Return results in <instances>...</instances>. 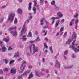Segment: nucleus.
Returning <instances> with one entry per match:
<instances>
[{
  "instance_id": "f257e3e1",
  "label": "nucleus",
  "mask_w": 79,
  "mask_h": 79,
  "mask_svg": "<svg viewBox=\"0 0 79 79\" xmlns=\"http://www.w3.org/2000/svg\"><path fill=\"white\" fill-rule=\"evenodd\" d=\"M30 46H31V49L32 48L33 52H32V55H34L35 53L38 52V50H39V47L37 46L36 47L35 45L34 44H32V45H31Z\"/></svg>"
},
{
  "instance_id": "f03ea898",
  "label": "nucleus",
  "mask_w": 79,
  "mask_h": 79,
  "mask_svg": "<svg viewBox=\"0 0 79 79\" xmlns=\"http://www.w3.org/2000/svg\"><path fill=\"white\" fill-rule=\"evenodd\" d=\"M76 41V40H74L73 42H72V45H70V48H71L74 51V52H75V53H77V52H79V46L78 47V49H77L75 48V47L74 46V42H75Z\"/></svg>"
},
{
  "instance_id": "7ed1b4c3",
  "label": "nucleus",
  "mask_w": 79,
  "mask_h": 79,
  "mask_svg": "<svg viewBox=\"0 0 79 79\" xmlns=\"http://www.w3.org/2000/svg\"><path fill=\"white\" fill-rule=\"evenodd\" d=\"M15 14L14 13H11L9 15L8 20H9L10 21L12 22L13 21V19L15 18Z\"/></svg>"
},
{
  "instance_id": "20e7f679",
  "label": "nucleus",
  "mask_w": 79,
  "mask_h": 79,
  "mask_svg": "<svg viewBox=\"0 0 79 79\" xmlns=\"http://www.w3.org/2000/svg\"><path fill=\"white\" fill-rule=\"evenodd\" d=\"M30 74V71L29 70H27L23 74H21V76H19L18 77L17 79H23L22 77L23 76H26L27 75H28Z\"/></svg>"
},
{
  "instance_id": "39448f33",
  "label": "nucleus",
  "mask_w": 79,
  "mask_h": 79,
  "mask_svg": "<svg viewBox=\"0 0 79 79\" xmlns=\"http://www.w3.org/2000/svg\"><path fill=\"white\" fill-rule=\"evenodd\" d=\"M26 27H25V24H24L23 26L22 29V32L20 33V35L21 36H22V33H25V32H26Z\"/></svg>"
},
{
  "instance_id": "423d86ee",
  "label": "nucleus",
  "mask_w": 79,
  "mask_h": 79,
  "mask_svg": "<svg viewBox=\"0 0 79 79\" xmlns=\"http://www.w3.org/2000/svg\"><path fill=\"white\" fill-rule=\"evenodd\" d=\"M59 18H60L59 17H52L50 19L51 20H52V22L51 25H53L54 23H55V19H58Z\"/></svg>"
},
{
  "instance_id": "0eeeda50",
  "label": "nucleus",
  "mask_w": 79,
  "mask_h": 79,
  "mask_svg": "<svg viewBox=\"0 0 79 79\" xmlns=\"http://www.w3.org/2000/svg\"><path fill=\"white\" fill-rule=\"evenodd\" d=\"M55 68H60V63L56 60V64L55 65Z\"/></svg>"
},
{
  "instance_id": "6e6552de",
  "label": "nucleus",
  "mask_w": 79,
  "mask_h": 79,
  "mask_svg": "<svg viewBox=\"0 0 79 79\" xmlns=\"http://www.w3.org/2000/svg\"><path fill=\"white\" fill-rule=\"evenodd\" d=\"M11 72L12 74H16V69L15 68H12L11 69Z\"/></svg>"
},
{
  "instance_id": "1a4fd4ad",
  "label": "nucleus",
  "mask_w": 79,
  "mask_h": 79,
  "mask_svg": "<svg viewBox=\"0 0 79 79\" xmlns=\"http://www.w3.org/2000/svg\"><path fill=\"white\" fill-rule=\"evenodd\" d=\"M26 67V65H22L20 67V69L22 71H19V73H23V70H24V68Z\"/></svg>"
},
{
  "instance_id": "9d476101",
  "label": "nucleus",
  "mask_w": 79,
  "mask_h": 79,
  "mask_svg": "<svg viewBox=\"0 0 79 79\" xmlns=\"http://www.w3.org/2000/svg\"><path fill=\"white\" fill-rule=\"evenodd\" d=\"M10 33L12 34V35L14 36V37H16L17 36V32L16 31H11Z\"/></svg>"
},
{
  "instance_id": "9b49d317",
  "label": "nucleus",
  "mask_w": 79,
  "mask_h": 79,
  "mask_svg": "<svg viewBox=\"0 0 79 79\" xmlns=\"http://www.w3.org/2000/svg\"><path fill=\"white\" fill-rule=\"evenodd\" d=\"M57 15L60 17V18H62L63 16V15L61 13V12H58L57 14Z\"/></svg>"
},
{
  "instance_id": "f8f14e48",
  "label": "nucleus",
  "mask_w": 79,
  "mask_h": 79,
  "mask_svg": "<svg viewBox=\"0 0 79 79\" xmlns=\"http://www.w3.org/2000/svg\"><path fill=\"white\" fill-rule=\"evenodd\" d=\"M77 35L76 33L75 32H74L72 36V40H73V39H75L77 37Z\"/></svg>"
},
{
  "instance_id": "ddd939ff",
  "label": "nucleus",
  "mask_w": 79,
  "mask_h": 79,
  "mask_svg": "<svg viewBox=\"0 0 79 79\" xmlns=\"http://www.w3.org/2000/svg\"><path fill=\"white\" fill-rule=\"evenodd\" d=\"M32 16H30V17H29V19H28L27 21H26L25 22V23L27 24H28L29 22V20H31L32 18Z\"/></svg>"
},
{
  "instance_id": "4468645a",
  "label": "nucleus",
  "mask_w": 79,
  "mask_h": 79,
  "mask_svg": "<svg viewBox=\"0 0 79 79\" xmlns=\"http://www.w3.org/2000/svg\"><path fill=\"white\" fill-rule=\"evenodd\" d=\"M2 48L1 50H2V52L3 53V52H5L6 51V48L4 46H2Z\"/></svg>"
},
{
  "instance_id": "2eb2a0df",
  "label": "nucleus",
  "mask_w": 79,
  "mask_h": 79,
  "mask_svg": "<svg viewBox=\"0 0 79 79\" xmlns=\"http://www.w3.org/2000/svg\"><path fill=\"white\" fill-rule=\"evenodd\" d=\"M37 0H35L33 1L34 5L35 6H36L37 7H39V5H37Z\"/></svg>"
},
{
  "instance_id": "dca6fc26",
  "label": "nucleus",
  "mask_w": 79,
  "mask_h": 79,
  "mask_svg": "<svg viewBox=\"0 0 79 79\" xmlns=\"http://www.w3.org/2000/svg\"><path fill=\"white\" fill-rule=\"evenodd\" d=\"M19 56V53L18 52H17L15 53L14 56V58H17V57Z\"/></svg>"
},
{
  "instance_id": "f3484780",
  "label": "nucleus",
  "mask_w": 79,
  "mask_h": 79,
  "mask_svg": "<svg viewBox=\"0 0 79 79\" xmlns=\"http://www.w3.org/2000/svg\"><path fill=\"white\" fill-rule=\"evenodd\" d=\"M73 41V40L71 39H69L68 41L66 42V43L67 44H70L71 42Z\"/></svg>"
},
{
  "instance_id": "a211bd4d",
  "label": "nucleus",
  "mask_w": 79,
  "mask_h": 79,
  "mask_svg": "<svg viewBox=\"0 0 79 79\" xmlns=\"http://www.w3.org/2000/svg\"><path fill=\"white\" fill-rule=\"evenodd\" d=\"M32 9V3L29 2V4L28 10H31Z\"/></svg>"
},
{
  "instance_id": "6ab92c4d",
  "label": "nucleus",
  "mask_w": 79,
  "mask_h": 79,
  "mask_svg": "<svg viewBox=\"0 0 79 79\" xmlns=\"http://www.w3.org/2000/svg\"><path fill=\"white\" fill-rule=\"evenodd\" d=\"M74 19H73L72 20H71L69 23L70 26H71L73 25V24H74Z\"/></svg>"
},
{
  "instance_id": "aec40b11",
  "label": "nucleus",
  "mask_w": 79,
  "mask_h": 79,
  "mask_svg": "<svg viewBox=\"0 0 79 79\" xmlns=\"http://www.w3.org/2000/svg\"><path fill=\"white\" fill-rule=\"evenodd\" d=\"M22 40L23 41H26L27 40V38H26V36L24 35L22 37Z\"/></svg>"
},
{
  "instance_id": "412c9836",
  "label": "nucleus",
  "mask_w": 79,
  "mask_h": 79,
  "mask_svg": "<svg viewBox=\"0 0 79 79\" xmlns=\"http://www.w3.org/2000/svg\"><path fill=\"white\" fill-rule=\"evenodd\" d=\"M4 41L6 42H8L9 40H10V38H6L4 39Z\"/></svg>"
},
{
  "instance_id": "4be33fe9",
  "label": "nucleus",
  "mask_w": 79,
  "mask_h": 79,
  "mask_svg": "<svg viewBox=\"0 0 79 79\" xmlns=\"http://www.w3.org/2000/svg\"><path fill=\"white\" fill-rule=\"evenodd\" d=\"M17 11L19 14H22L23 13V11H22V10L20 9H19L17 10Z\"/></svg>"
},
{
  "instance_id": "5701e85b",
  "label": "nucleus",
  "mask_w": 79,
  "mask_h": 79,
  "mask_svg": "<svg viewBox=\"0 0 79 79\" xmlns=\"http://www.w3.org/2000/svg\"><path fill=\"white\" fill-rule=\"evenodd\" d=\"M73 67V65H71L70 66H65V69H70V68H72Z\"/></svg>"
},
{
  "instance_id": "b1692460",
  "label": "nucleus",
  "mask_w": 79,
  "mask_h": 79,
  "mask_svg": "<svg viewBox=\"0 0 79 79\" xmlns=\"http://www.w3.org/2000/svg\"><path fill=\"white\" fill-rule=\"evenodd\" d=\"M45 20V18H42L40 20L41 25H43L44 23H43V21Z\"/></svg>"
},
{
  "instance_id": "393cba45",
  "label": "nucleus",
  "mask_w": 79,
  "mask_h": 79,
  "mask_svg": "<svg viewBox=\"0 0 79 79\" xmlns=\"http://www.w3.org/2000/svg\"><path fill=\"white\" fill-rule=\"evenodd\" d=\"M60 20L57 21L55 24L56 27H57V26H58V24H59V22H60Z\"/></svg>"
},
{
  "instance_id": "a878e982",
  "label": "nucleus",
  "mask_w": 79,
  "mask_h": 79,
  "mask_svg": "<svg viewBox=\"0 0 79 79\" xmlns=\"http://www.w3.org/2000/svg\"><path fill=\"white\" fill-rule=\"evenodd\" d=\"M16 26H15L14 27H11L9 29V31H12V30H13L14 29H16Z\"/></svg>"
},
{
  "instance_id": "bb28decb",
  "label": "nucleus",
  "mask_w": 79,
  "mask_h": 79,
  "mask_svg": "<svg viewBox=\"0 0 79 79\" xmlns=\"http://www.w3.org/2000/svg\"><path fill=\"white\" fill-rule=\"evenodd\" d=\"M30 53L31 54V55H32L33 54H32V46H30Z\"/></svg>"
},
{
  "instance_id": "cd10ccee",
  "label": "nucleus",
  "mask_w": 79,
  "mask_h": 79,
  "mask_svg": "<svg viewBox=\"0 0 79 79\" xmlns=\"http://www.w3.org/2000/svg\"><path fill=\"white\" fill-rule=\"evenodd\" d=\"M28 37H32V33L31 32H29L28 33V35H27Z\"/></svg>"
},
{
  "instance_id": "c85d7f7f",
  "label": "nucleus",
  "mask_w": 79,
  "mask_h": 79,
  "mask_svg": "<svg viewBox=\"0 0 79 79\" xmlns=\"http://www.w3.org/2000/svg\"><path fill=\"white\" fill-rule=\"evenodd\" d=\"M44 0H40V5H43Z\"/></svg>"
},
{
  "instance_id": "c756f323",
  "label": "nucleus",
  "mask_w": 79,
  "mask_h": 79,
  "mask_svg": "<svg viewBox=\"0 0 79 79\" xmlns=\"http://www.w3.org/2000/svg\"><path fill=\"white\" fill-rule=\"evenodd\" d=\"M51 5H55V1H53L51 2Z\"/></svg>"
},
{
  "instance_id": "7c9ffc66",
  "label": "nucleus",
  "mask_w": 79,
  "mask_h": 79,
  "mask_svg": "<svg viewBox=\"0 0 79 79\" xmlns=\"http://www.w3.org/2000/svg\"><path fill=\"white\" fill-rule=\"evenodd\" d=\"M33 10L35 14L36 13V8L35 7H33Z\"/></svg>"
},
{
  "instance_id": "2f4dec72",
  "label": "nucleus",
  "mask_w": 79,
  "mask_h": 79,
  "mask_svg": "<svg viewBox=\"0 0 79 79\" xmlns=\"http://www.w3.org/2000/svg\"><path fill=\"white\" fill-rule=\"evenodd\" d=\"M40 40L39 39V37H38L35 40V42H39L40 41Z\"/></svg>"
},
{
  "instance_id": "473e14b6",
  "label": "nucleus",
  "mask_w": 79,
  "mask_h": 79,
  "mask_svg": "<svg viewBox=\"0 0 79 79\" xmlns=\"http://www.w3.org/2000/svg\"><path fill=\"white\" fill-rule=\"evenodd\" d=\"M18 23V20H17V19L16 18H15V21L14 22V23L15 24H17Z\"/></svg>"
},
{
  "instance_id": "72a5a7b5",
  "label": "nucleus",
  "mask_w": 79,
  "mask_h": 79,
  "mask_svg": "<svg viewBox=\"0 0 79 79\" xmlns=\"http://www.w3.org/2000/svg\"><path fill=\"white\" fill-rule=\"evenodd\" d=\"M33 77V74H32L31 73L29 75V78L31 79V78H32Z\"/></svg>"
},
{
  "instance_id": "f704fd0d",
  "label": "nucleus",
  "mask_w": 79,
  "mask_h": 79,
  "mask_svg": "<svg viewBox=\"0 0 79 79\" xmlns=\"http://www.w3.org/2000/svg\"><path fill=\"white\" fill-rule=\"evenodd\" d=\"M49 50H50L51 53H53V49H52V47L51 46L49 47Z\"/></svg>"
},
{
  "instance_id": "c9c22d12",
  "label": "nucleus",
  "mask_w": 79,
  "mask_h": 79,
  "mask_svg": "<svg viewBox=\"0 0 79 79\" xmlns=\"http://www.w3.org/2000/svg\"><path fill=\"white\" fill-rule=\"evenodd\" d=\"M3 60L5 62V64H7L8 63V60L6 59H3Z\"/></svg>"
},
{
  "instance_id": "e433bc0d",
  "label": "nucleus",
  "mask_w": 79,
  "mask_h": 79,
  "mask_svg": "<svg viewBox=\"0 0 79 79\" xmlns=\"http://www.w3.org/2000/svg\"><path fill=\"white\" fill-rule=\"evenodd\" d=\"M44 46L45 48H48V46H47V43H45L44 44Z\"/></svg>"
},
{
  "instance_id": "4c0bfd02",
  "label": "nucleus",
  "mask_w": 79,
  "mask_h": 79,
  "mask_svg": "<svg viewBox=\"0 0 79 79\" xmlns=\"http://www.w3.org/2000/svg\"><path fill=\"white\" fill-rule=\"evenodd\" d=\"M4 19V18H3V17H2V18L0 19V23H2V22H3Z\"/></svg>"
},
{
  "instance_id": "58836bf2",
  "label": "nucleus",
  "mask_w": 79,
  "mask_h": 79,
  "mask_svg": "<svg viewBox=\"0 0 79 79\" xmlns=\"http://www.w3.org/2000/svg\"><path fill=\"white\" fill-rule=\"evenodd\" d=\"M78 16H79V15H78V14L77 13V14H76L74 16V18H77L78 17Z\"/></svg>"
},
{
  "instance_id": "ea45409f",
  "label": "nucleus",
  "mask_w": 79,
  "mask_h": 79,
  "mask_svg": "<svg viewBox=\"0 0 79 79\" xmlns=\"http://www.w3.org/2000/svg\"><path fill=\"white\" fill-rule=\"evenodd\" d=\"M55 10H59V8L55 6L54 8Z\"/></svg>"
},
{
  "instance_id": "a19ab883",
  "label": "nucleus",
  "mask_w": 79,
  "mask_h": 79,
  "mask_svg": "<svg viewBox=\"0 0 79 79\" xmlns=\"http://www.w3.org/2000/svg\"><path fill=\"white\" fill-rule=\"evenodd\" d=\"M67 32H65L64 33L63 35V37H66L67 35Z\"/></svg>"
},
{
  "instance_id": "79ce46f5",
  "label": "nucleus",
  "mask_w": 79,
  "mask_h": 79,
  "mask_svg": "<svg viewBox=\"0 0 79 79\" xmlns=\"http://www.w3.org/2000/svg\"><path fill=\"white\" fill-rule=\"evenodd\" d=\"M22 60V58H19L17 59V61L18 62H19L20 61H21Z\"/></svg>"
},
{
  "instance_id": "37998d69",
  "label": "nucleus",
  "mask_w": 79,
  "mask_h": 79,
  "mask_svg": "<svg viewBox=\"0 0 79 79\" xmlns=\"http://www.w3.org/2000/svg\"><path fill=\"white\" fill-rule=\"evenodd\" d=\"M35 74L37 76H38V77H40V75H39V74L38 73V72H36Z\"/></svg>"
},
{
  "instance_id": "c03bdc74",
  "label": "nucleus",
  "mask_w": 79,
  "mask_h": 79,
  "mask_svg": "<svg viewBox=\"0 0 79 79\" xmlns=\"http://www.w3.org/2000/svg\"><path fill=\"white\" fill-rule=\"evenodd\" d=\"M26 64V61H23L22 62V65H23V66H26V65H25V64Z\"/></svg>"
},
{
  "instance_id": "a18cd8bd",
  "label": "nucleus",
  "mask_w": 79,
  "mask_h": 79,
  "mask_svg": "<svg viewBox=\"0 0 79 79\" xmlns=\"http://www.w3.org/2000/svg\"><path fill=\"white\" fill-rule=\"evenodd\" d=\"M8 50L9 51L10 50H13V49L12 48H11V47H9Z\"/></svg>"
},
{
  "instance_id": "49530a36",
  "label": "nucleus",
  "mask_w": 79,
  "mask_h": 79,
  "mask_svg": "<svg viewBox=\"0 0 79 79\" xmlns=\"http://www.w3.org/2000/svg\"><path fill=\"white\" fill-rule=\"evenodd\" d=\"M63 30H64L63 27H61V28L60 30V32H63Z\"/></svg>"
},
{
  "instance_id": "de8ad7c7",
  "label": "nucleus",
  "mask_w": 79,
  "mask_h": 79,
  "mask_svg": "<svg viewBox=\"0 0 79 79\" xmlns=\"http://www.w3.org/2000/svg\"><path fill=\"white\" fill-rule=\"evenodd\" d=\"M68 54V51L67 50H66L64 53V55H66Z\"/></svg>"
},
{
  "instance_id": "09e8293b",
  "label": "nucleus",
  "mask_w": 79,
  "mask_h": 79,
  "mask_svg": "<svg viewBox=\"0 0 79 79\" xmlns=\"http://www.w3.org/2000/svg\"><path fill=\"white\" fill-rule=\"evenodd\" d=\"M43 28L44 29H47L48 28V26H44V27Z\"/></svg>"
},
{
  "instance_id": "8fccbe9b",
  "label": "nucleus",
  "mask_w": 79,
  "mask_h": 79,
  "mask_svg": "<svg viewBox=\"0 0 79 79\" xmlns=\"http://www.w3.org/2000/svg\"><path fill=\"white\" fill-rule=\"evenodd\" d=\"M78 19H77L75 21V24L76 25H77V23H78Z\"/></svg>"
},
{
  "instance_id": "3c124183",
  "label": "nucleus",
  "mask_w": 79,
  "mask_h": 79,
  "mask_svg": "<svg viewBox=\"0 0 79 79\" xmlns=\"http://www.w3.org/2000/svg\"><path fill=\"white\" fill-rule=\"evenodd\" d=\"M0 73L2 74H3V70L2 69L0 70Z\"/></svg>"
},
{
  "instance_id": "603ef678",
  "label": "nucleus",
  "mask_w": 79,
  "mask_h": 79,
  "mask_svg": "<svg viewBox=\"0 0 79 79\" xmlns=\"http://www.w3.org/2000/svg\"><path fill=\"white\" fill-rule=\"evenodd\" d=\"M8 71V69L7 68H5L4 70V71Z\"/></svg>"
},
{
  "instance_id": "864d4df0",
  "label": "nucleus",
  "mask_w": 79,
  "mask_h": 79,
  "mask_svg": "<svg viewBox=\"0 0 79 79\" xmlns=\"http://www.w3.org/2000/svg\"><path fill=\"white\" fill-rule=\"evenodd\" d=\"M44 40H45L46 42H48V38H45L44 39Z\"/></svg>"
},
{
  "instance_id": "5fc2aeb1",
  "label": "nucleus",
  "mask_w": 79,
  "mask_h": 79,
  "mask_svg": "<svg viewBox=\"0 0 79 79\" xmlns=\"http://www.w3.org/2000/svg\"><path fill=\"white\" fill-rule=\"evenodd\" d=\"M64 19H63L61 21V24H63V23L64 22Z\"/></svg>"
},
{
  "instance_id": "6e6d98bb",
  "label": "nucleus",
  "mask_w": 79,
  "mask_h": 79,
  "mask_svg": "<svg viewBox=\"0 0 79 79\" xmlns=\"http://www.w3.org/2000/svg\"><path fill=\"white\" fill-rule=\"evenodd\" d=\"M45 71L47 73H49V70L47 69L45 70Z\"/></svg>"
},
{
  "instance_id": "4d7b16f0",
  "label": "nucleus",
  "mask_w": 79,
  "mask_h": 79,
  "mask_svg": "<svg viewBox=\"0 0 79 79\" xmlns=\"http://www.w3.org/2000/svg\"><path fill=\"white\" fill-rule=\"evenodd\" d=\"M14 62V60H12L10 61V63H9V64H12V63H13Z\"/></svg>"
},
{
  "instance_id": "13d9d810",
  "label": "nucleus",
  "mask_w": 79,
  "mask_h": 79,
  "mask_svg": "<svg viewBox=\"0 0 79 79\" xmlns=\"http://www.w3.org/2000/svg\"><path fill=\"white\" fill-rule=\"evenodd\" d=\"M39 75L40 76V77L41 76H43V75H44V73H39Z\"/></svg>"
},
{
  "instance_id": "bf43d9fd",
  "label": "nucleus",
  "mask_w": 79,
  "mask_h": 79,
  "mask_svg": "<svg viewBox=\"0 0 79 79\" xmlns=\"http://www.w3.org/2000/svg\"><path fill=\"white\" fill-rule=\"evenodd\" d=\"M27 56H30V55H31L30 52L27 53Z\"/></svg>"
},
{
  "instance_id": "052dcab7",
  "label": "nucleus",
  "mask_w": 79,
  "mask_h": 79,
  "mask_svg": "<svg viewBox=\"0 0 79 79\" xmlns=\"http://www.w3.org/2000/svg\"><path fill=\"white\" fill-rule=\"evenodd\" d=\"M34 42H35V40L31 41H30V43H31V44H32V43H34Z\"/></svg>"
},
{
  "instance_id": "680f3d73",
  "label": "nucleus",
  "mask_w": 79,
  "mask_h": 79,
  "mask_svg": "<svg viewBox=\"0 0 79 79\" xmlns=\"http://www.w3.org/2000/svg\"><path fill=\"white\" fill-rule=\"evenodd\" d=\"M59 34H60V33H59V32L57 33L56 35V37H58V35H59Z\"/></svg>"
},
{
  "instance_id": "e2e57ef3",
  "label": "nucleus",
  "mask_w": 79,
  "mask_h": 79,
  "mask_svg": "<svg viewBox=\"0 0 79 79\" xmlns=\"http://www.w3.org/2000/svg\"><path fill=\"white\" fill-rule=\"evenodd\" d=\"M42 60L43 62H45V59L43 58Z\"/></svg>"
},
{
  "instance_id": "0e129e2a",
  "label": "nucleus",
  "mask_w": 79,
  "mask_h": 79,
  "mask_svg": "<svg viewBox=\"0 0 79 79\" xmlns=\"http://www.w3.org/2000/svg\"><path fill=\"white\" fill-rule=\"evenodd\" d=\"M3 42L0 41V45H2V44H3Z\"/></svg>"
},
{
  "instance_id": "69168bd1",
  "label": "nucleus",
  "mask_w": 79,
  "mask_h": 79,
  "mask_svg": "<svg viewBox=\"0 0 79 79\" xmlns=\"http://www.w3.org/2000/svg\"><path fill=\"white\" fill-rule=\"evenodd\" d=\"M6 5H5V6H2V8H6Z\"/></svg>"
},
{
  "instance_id": "338daca9",
  "label": "nucleus",
  "mask_w": 79,
  "mask_h": 79,
  "mask_svg": "<svg viewBox=\"0 0 79 79\" xmlns=\"http://www.w3.org/2000/svg\"><path fill=\"white\" fill-rule=\"evenodd\" d=\"M50 77V75L48 74L46 77V78H48V77Z\"/></svg>"
},
{
  "instance_id": "774afa93",
  "label": "nucleus",
  "mask_w": 79,
  "mask_h": 79,
  "mask_svg": "<svg viewBox=\"0 0 79 79\" xmlns=\"http://www.w3.org/2000/svg\"><path fill=\"white\" fill-rule=\"evenodd\" d=\"M39 33V32L38 31H36L35 32V34H36V35H37V34H38V33Z\"/></svg>"
}]
</instances>
